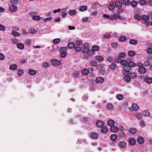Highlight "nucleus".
Listing matches in <instances>:
<instances>
[{
	"label": "nucleus",
	"mask_w": 152,
	"mask_h": 152,
	"mask_svg": "<svg viewBox=\"0 0 152 152\" xmlns=\"http://www.w3.org/2000/svg\"><path fill=\"white\" fill-rule=\"evenodd\" d=\"M121 64L124 66L123 69L124 74L127 75L130 71L132 67H134L136 64L132 61L128 62L126 60H122L120 61Z\"/></svg>",
	"instance_id": "f257e3e1"
},
{
	"label": "nucleus",
	"mask_w": 152,
	"mask_h": 152,
	"mask_svg": "<svg viewBox=\"0 0 152 152\" xmlns=\"http://www.w3.org/2000/svg\"><path fill=\"white\" fill-rule=\"evenodd\" d=\"M83 47L82 48V50L84 53H87L89 50V45L88 43H85L83 45Z\"/></svg>",
	"instance_id": "f03ea898"
},
{
	"label": "nucleus",
	"mask_w": 152,
	"mask_h": 152,
	"mask_svg": "<svg viewBox=\"0 0 152 152\" xmlns=\"http://www.w3.org/2000/svg\"><path fill=\"white\" fill-rule=\"evenodd\" d=\"M61 63V62L58 60L54 59L51 61V64L53 65L56 66H59Z\"/></svg>",
	"instance_id": "7ed1b4c3"
},
{
	"label": "nucleus",
	"mask_w": 152,
	"mask_h": 152,
	"mask_svg": "<svg viewBox=\"0 0 152 152\" xmlns=\"http://www.w3.org/2000/svg\"><path fill=\"white\" fill-rule=\"evenodd\" d=\"M17 7L14 5H11L9 8L10 11L12 12H15L17 11Z\"/></svg>",
	"instance_id": "20e7f679"
},
{
	"label": "nucleus",
	"mask_w": 152,
	"mask_h": 152,
	"mask_svg": "<svg viewBox=\"0 0 152 152\" xmlns=\"http://www.w3.org/2000/svg\"><path fill=\"white\" fill-rule=\"evenodd\" d=\"M96 124L97 126L100 128H102L104 126V123L101 120H98L96 121Z\"/></svg>",
	"instance_id": "39448f33"
},
{
	"label": "nucleus",
	"mask_w": 152,
	"mask_h": 152,
	"mask_svg": "<svg viewBox=\"0 0 152 152\" xmlns=\"http://www.w3.org/2000/svg\"><path fill=\"white\" fill-rule=\"evenodd\" d=\"M110 131L112 132L116 133L118 131V129L117 126L113 125L111 126Z\"/></svg>",
	"instance_id": "423d86ee"
},
{
	"label": "nucleus",
	"mask_w": 152,
	"mask_h": 152,
	"mask_svg": "<svg viewBox=\"0 0 152 152\" xmlns=\"http://www.w3.org/2000/svg\"><path fill=\"white\" fill-rule=\"evenodd\" d=\"M138 72L139 73L141 74L145 73L146 72V69L143 67H140L138 69Z\"/></svg>",
	"instance_id": "0eeeda50"
},
{
	"label": "nucleus",
	"mask_w": 152,
	"mask_h": 152,
	"mask_svg": "<svg viewBox=\"0 0 152 152\" xmlns=\"http://www.w3.org/2000/svg\"><path fill=\"white\" fill-rule=\"evenodd\" d=\"M119 17V14L118 13H115L113 15L110 16V19L111 20H113L114 19H118V18Z\"/></svg>",
	"instance_id": "6e6552de"
},
{
	"label": "nucleus",
	"mask_w": 152,
	"mask_h": 152,
	"mask_svg": "<svg viewBox=\"0 0 152 152\" xmlns=\"http://www.w3.org/2000/svg\"><path fill=\"white\" fill-rule=\"evenodd\" d=\"M137 141L139 144H142L144 142L145 140L143 137H139L137 138Z\"/></svg>",
	"instance_id": "1a4fd4ad"
},
{
	"label": "nucleus",
	"mask_w": 152,
	"mask_h": 152,
	"mask_svg": "<svg viewBox=\"0 0 152 152\" xmlns=\"http://www.w3.org/2000/svg\"><path fill=\"white\" fill-rule=\"evenodd\" d=\"M126 142L124 141L120 142L119 143V146L121 148H124L126 147Z\"/></svg>",
	"instance_id": "9d476101"
},
{
	"label": "nucleus",
	"mask_w": 152,
	"mask_h": 152,
	"mask_svg": "<svg viewBox=\"0 0 152 152\" xmlns=\"http://www.w3.org/2000/svg\"><path fill=\"white\" fill-rule=\"evenodd\" d=\"M104 81V79L103 77H98L96 80V82L97 83H102Z\"/></svg>",
	"instance_id": "9b49d317"
},
{
	"label": "nucleus",
	"mask_w": 152,
	"mask_h": 152,
	"mask_svg": "<svg viewBox=\"0 0 152 152\" xmlns=\"http://www.w3.org/2000/svg\"><path fill=\"white\" fill-rule=\"evenodd\" d=\"M114 5L117 8H119L122 6V3L120 1H117L115 2Z\"/></svg>",
	"instance_id": "f8f14e48"
},
{
	"label": "nucleus",
	"mask_w": 152,
	"mask_h": 152,
	"mask_svg": "<svg viewBox=\"0 0 152 152\" xmlns=\"http://www.w3.org/2000/svg\"><path fill=\"white\" fill-rule=\"evenodd\" d=\"M109 10L110 11H113L115 8V5L114 3L110 4L108 6Z\"/></svg>",
	"instance_id": "ddd939ff"
},
{
	"label": "nucleus",
	"mask_w": 152,
	"mask_h": 152,
	"mask_svg": "<svg viewBox=\"0 0 152 152\" xmlns=\"http://www.w3.org/2000/svg\"><path fill=\"white\" fill-rule=\"evenodd\" d=\"M91 138L94 139H96L98 137V134L95 132H92L91 133Z\"/></svg>",
	"instance_id": "4468645a"
},
{
	"label": "nucleus",
	"mask_w": 152,
	"mask_h": 152,
	"mask_svg": "<svg viewBox=\"0 0 152 152\" xmlns=\"http://www.w3.org/2000/svg\"><path fill=\"white\" fill-rule=\"evenodd\" d=\"M107 123L108 125L110 126H113L115 124L114 121L112 119L109 120L107 121Z\"/></svg>",
	"instance_id": "2eb2a0df"
},
{
	"label": "nucleus",
	"mask_w": 152,
	"mask_h": 152,
	"mask_svg": "<svg viewBox=\"0 0 152 152\" xmlns=\"http://www.w3.org/2000/svg\"><path fill=\"white\" fill-rule=\"evenodd\" d=\"M129 143L132 145H134L136 144V141L133 138H130L129 140Z\"/></svg>",
	"instance_id": "dca6fc26"
},
{
	"label": "nucleus",
	"mask_w": 152,
	"mask_h": 152,
	"mask_svg": "<svg viewBox=\"0 0 152 152\" xmlns=\"http://www.w3.org/2000/svg\"><path fill=\"white\" fill-rule=\"evenodd\" d=\"M28 73L31 75L33 76L35 75L36 74V72L35 70L30 69L28 71Z\"/></svg>",
	"instance_id": "f3484780"
},
{
	"label": "nucleus",
	"mask_w": 152,
	"mask_h": 152,
	"mask_svg": "<svg viewBox=\"0 0 152 152\" xmlns=\"http://www.w3.org/2000/svg\"><path fill=\"white\" fill-rule=\"evenodd\" d=\"M145 80L148 83L151 84L152 83V78L150 77H147L145 79Z\"/></svg>",
	"instance_id": "a211bd4d"
},
{
	"label": "nucleus",
	"mask_w": 152,
	"mask_h": 152,
	"mask_svg": "<svg viewBox=\"0 0 152 152\" xmlns=\"http://www.w3.org/2000/svg\"><path fill=\"white\" fill-rule=\"evenodd\" d=\"M132 108L134 110L137 111L139 109V107L137 104L134 103L132 105Z\"/></svg>",
	"instance_id": "6ab92c4d"
},
{
	"label": "nucleus",
	"mask_w": 152,
	"mask_h": 152,
	"mask_svg": "<svg viewBox=\"0 0 152 152\" xmlns=\"http://www.w3.org/2000/svg\"><path fill=\"white\" fill-rule=\"evenodd\" d=\"M17 48L20 50H23L24 48V45L21 43H18L17 45Z\"/></svg>",
	"instance_id": "aec40b11"
},
{
	"label": "nucleus",
	"mask_w": 152,
	"mask_h": 152,
	"mask_svg": "<svg viewBox=\"0 0 152 152\" xmlns=\"http://www.w3.org/2000/svg\"><path fill=\"white\" fill-rule=\"evenodd\" d=\"M18 66L16 64L10 65L9 66V69L11 70H15L17 68Z\"/></svg>",
	"instance_id": "412c9836"
},
{
	"label": "nucleus",
	"mask_w": 152,
	"mask_h": 152,
	"mask_svg": "<svg viewBox=\"0 0 152 152\" xmlns=\"http://www.w3.org/2000/svg\"><path fill=\"white\" fill-rule=\"evenodd\" d=\"M124 79L125 81L127 83H129L131 80L130 77L128 75L125 76L124 77Z\"/></svg>",
	"instance_id": "4be33fe9"
},
{
	"label": "nucleus",
	"mask_w": 152,
	"mask_h": 152,
	"mask_svg": "<svg viewBox=\"0 0 152 152\" xmlns=\"http://www.w3.org/2000/svg\"><path fill=\"white\" fill-rule=\"evenodd\" d=\"M138 2L136 1H133L131 2L130 4L133 7H135L137 6Z\"/></svg>",
	"instance_id": "5701e85b"
},
{
	"label": "nucleus",
	"mask_w": 152,
	"mask_h": 152,
	"mask_svg": "<svg viewBox=\"0 0 152 152\" xmlns=\"http://www.w3.org/2000/svg\"><path fill=\"white\" fill-rule=\"evenodd\" d=\"M89 71L86 69H83L82 70V73L83 75H87L88 74Z\"/></svg>",
	"instance_id": "b1692460"
},
{
	"label": "nucleus",
	"mask_w": 152,
	"mask_h": 152,
	"mask_svg": "<svg viewBox=\"0 0 152 152\" xmlns=\"http://www.w3.org/2000/svg\"><path fill=\"white\" fill-rule=\"evenodd\" d=\"M123 3L124 5L128 6L130 4L131 2L129 0H123Z\"/></svg>",
	"instance_id": "393cba45"
},
{
	"label": "nucleus",
	"mask_w": 152,
	"mask_h": 152,
	"mask_svg": "<svg viewBox=\"0 0 152 152\" xmlns=\"http://www.w3.org/2000/svg\"><path fill=\"white\" fill-rule=\"evenodd\" d=\"M143 114L146 117H149L150 116V113L149 111L147 110H145L143 111Z\"/></svg>",
	"instance_id": "a878e982"
},
{
	"label": "nucleus",
	"mask_w": 152,
	"mask_h": 152,
	"mask_svg": "<svg viewBox=\"0 0 152 152\" xmlns=\"http://www.w3.org/2000/svg\"><path fill=\"white\" fill-rule=\"evenodd\" d=\"M75 47V44L73 42H70L68 45V47L70 49L73 48Z\"/></svg>",
	"instance_id": "bb28decb"
},
{
	"label": "nucleus",
	"mask_w": 152,
	"mask_h": 152,
	"mask_svg": "<svg viewBox=\"0 0 152 152\" xmlns=\"http://www.w3.org/2000/svg\"><path fill=\"white\" fill-rule=\"evenodd\" d=\"M69 13L71 16H73L76 14V12L75 10H71L69 11Z\"/></svg>",
	"instance_id": "cd10ccee"
},
{
	"label": "nucleus",
	"mask_w": 152,
	"mask_h": 152,
	"mask_svg": "<svg viewBox=\"0 0 152 152\" xmlns=\"http://www.w3.org/2000/svg\"><path fill=\"white\" fill-rule=\"evenodd\" d=\"M129 76L132 79H134L137 77V75L135 73H131L130 74Z\"/></svg>",
	"instance_id": "c85d7f7f"
},
{
	"label": "nucleus",
	"mask_w": 152,
	"mask_h": 152,
	"mask_svg": "<svg viewBox=\"0 0 152 152\" xmlns=\"http://www.w3.org/2000/svg\"><path fill=\"white\" fill-rule=\"evenodd\" d=\"M87 10V7L86 6H82L79 8V10L81 12H84Z\"/></svg>",
	"instance_id": "c756f323"
},
{
	"label": "nucleus",
	"mask_w": 152,
	"mask_h": 152,
	"mask_svg": "<svg viewBox=\"0 0 152 152\" xmlns=\"http://www.w3.org/2000/svg\"><path fill=\"white\" fill-rule=\"evenodd\" d=\"M110 138L113 141H115L117 139V136L115 134H112L110 137Z\"/></svg>",
	"instance_id": "7c9ffc66"
},
{
	"label": "nucleus",
	"mask_w": 152,
	"mask_h": 152,
	"mask_svg": "<svg viewBox=\"0 0 152 152\" xmlns=\"http://www.w3.org/2000/svg\"><path fill=\"white\" fill-rule=\"evenodd\" d=\"M108 129L106 127H102L101 129V132L102 133H107Z\"/></svg>",
	"instance_id": "2f4dec72"
},
{
	"label": "nucleus",
	"mask_w": 152,
	"mask_h": 152,
	"mask_svg": "<svg viewBox=\"0 0 152 152\" xmlns=\"http://www.w3.org/2000/svg\"><path fill=\"white\" fill-rule=\"evenodd\" d=\"M116 97L119 100H121L123 99L124 96L121 94H118L117 95Z\"/></svg>",
	"instance_id": "473e14b6"
},
{
	"label": "nucleus",
	"mask_w": 152,
	"mask_h": 152,
	"mask_svg": "<svg viewBox=\"0 0 152 152\" xmlns=\"http://www.w3.org/2000/svg\"><path fill=\"white\" fill-rule=\"evenodd\" d=\"M60 41L61 39L60 38H56L53 40V42L54 44H56L58 43Z\"/></svg>",
	"instance_id": "72a5a7b5"
},
{
	"label": "nucleus",
	"mask_w": 152,
	"mask_h": 152,
	"mask_svg": "<svg viewBox=\"0 0 152 152\" xmlns=\"http://www.w3.org/2000/svg\"><path fill=\"white\" fill-rule=\"evenodd\" d=\"M107 107L110 110H112L114 108L113 106L111 104H107Z\"/></svg>",
	"instance_id": "f704fd0d"
},
{
	"label": "nucleus",
	"mask_w": 152,
	"mask_h": 152,
	"mask_svg": "<svg viewBox=\"0 0 152 152\" xmlns=\"http://www.w3.org/2000/svg\"><path fill=\"white\" fill-rule=\"evenodd\" d=\"M151 62L148 60H147L144 62L143 66H148L151 64Z\"/></svg>",
	"instance_id": "c9c22d12"
},
{
	"label": "nucleus",
	"mask_w": 152,
	"mask_h": 152,
	"mask_svg": "<svg viewBox=\"0 0 152 152\" xmlns=\"http://www.w3.org/2000/svg\"><path fill=\"white\" fill-rule=\"evenodd\" d=\"M137 131V129L134 128H131L129 130V132L132 134H134Z\"/></svg>",
	"instance_id": "e433bc0d"
},
{
	"label": "nucleus",
	"mask_w": 152,
	"mask_h": 152,
	"mask_svg": "<svg viewBox=\"0 0 152 152\" xmlns=\"http://www.w3.org/2000/svg\"><path fill=\"white\" fill-rule=\"evenodd\" d=\"M130 44L133 45H136L137 44V41L134 39L131 40L129 42Z\"/></svg>",
	"instance_id": "4c0bfd02"
},
{
	"label": "nucleus",
	"mask_w": 152,
	"mask_h": 152,
	"mask_svg": "<svg viewBox=\"0 0 152 152\" xmlns=\"http://www.w3.org/2000/svg\"><path fill=\"white\" fill-rule=\"evenodd\" d=\"M32 19L34 20L39 21L41 19V18L39 16L36 15L33 16L32 18Z\"/></svg>",
	"instance_id": "58836bf2"
},
{
	"label": "nucleus",
	"mask_w": 152,
	"mask_h": 152,
	"mask_svg": "<svg viewBox=\"0 0 152 152\" xmlns=\"http://www.w3.org/2000/svg\"><path fill=\"white\" fill-rule=\"evenodd\" d=\"M149 17L146 15H144L141 17V19L142 20L145 21L148 20L149 19Z\"/></svg>",
	"instance_id": "ea45409f"
},
{
	"label": "nucleus",
	"mask_w": 152,
	"mask_h": 152,
	"mask_svg": "<svg viewBox=\"0 0 152 152\" xmlns=\"http://www.w3.org/2000/svg\"><path fill=\"white\" fill-rule=\"evenodd\" d=\"M11 34L15 37H17L20 36V34L15 31H12V32Z\"/></svg>",
	"instance_id": "a19ab883"
},
{
	"label": "nucleus",
	"mask_w": 152,
	"mask_h": 152,
	"mask_svg": "<svg viewBox=\"0 0 152 152\" xmlns=\"http://www.w3.org/2000/svg\"><path fill=\"white\" fill-rule=\"evenodd\" d=\"M28 31L30 34H34L36 32V30L34 28H30L28 30Z\"/></svg>",
	"instance_id": "79ce46f5"
},
{
	"label": "nucleus",
	"mask_w": 152,
	"mask_h": 152,
	"mask_svg": "<svg viewBox=\"0 0 152 152\" xmlns=\"http://www.w3.org/2000/svg\"><path fill=\"white\" fill-rule=\"evenodd\" d=\"M99 49V47L97 45H94L92 47V50L94 51H97Z\"/></svg>",
	"instance_id": "37998d69"
},
{
	"label": "nucleus",
	"mask_w": 152,
	"mask_h": 152,
	"mask_svg": "<svg viewBox=\"0 0 152 152\" xmlns=\"http://www.w3.org/2000/svg\"><path fill=\"white\" fill-rule=\"evenodd\" d=\"M139 3L142 5H144L146 4L147 2L145 0H140L139 1Z\"/></svg>",
	"instance_id": "c03bdc74"
},
{
	"label": "nucleus",
	"mask_w": 152,
	"mask_h": 152,
	"mask_svg": "<svg viewBox=\"0 0 152 152\" xmlns=\"http://www.w3.org/2000/svg\"><path fill=\"white\" fill-rule=\"evenodd\" d=\"M118 8V9L117 10V12L119 14H121L124 12V9L122 8H120V7Z\"/></svg>",
	"instance_id": "a18cd8bd"
},
{
	"label": "nucleus",
	"mask_w": 152,
	"mask_h": 152,
	"mask_svg": "<svg viewBox=\"0 0 152 152\" xmlns=\"http://www.w3.org/2000/svg\"><path fill=\"white\" fill-rule=\"evenodd\" d=\"M75 43L77 45L80 46L82 44V42L81 40H78L76 41Z\"/></svg>",
	"instance_id": "49530a36"
},
{
	"label": "nucleus",
	"mask_w": 152,
	"mask_h": 152,
	"mask_svg": "<svg viewBox=\"0 0 152 152\" xmlns=\"http://www.w3.org/2000/svg\"><path fill=\"white\" fill-rule=\"evenodd\" d=\"M96 59L99 61H102L104 60V58L102 56H98L96 57Z\"/></svg>",
	"instance_id": "de8ad7c7"
},
{
	"label": "nucleus",
	"mask_w": 152,
	"mask_h": 152,
	"mask_svg": "<svg viewBox=\"0 0 152 152\" xmlns=\"http://www.w3.org/2000/svg\"><path fill=\"white\" fill-rule=\"evenodd\" d=\"M31 42V41L30 39H26L25 41V43L27 45H30Z\"/></svg>",
	"instance_id": "09e8293b"
},
{
	"label": "nucleus",
	"mask_w": 152,
	"mask_h": 152,
	"mask_svg": "<svg viewBox=\"0 0 152 152\" xmlns=\"http://www.w3.org/2000/svg\"><path fill=\"white\" fill-rule=\"evenodd\" d=\"M67 55V53L66 52H61L60 54V57L61 58H63L66 56Z\"/></svg>",
	"instance_id": "8fccbe9b"
},
{
	"label": "nucleus",
	"mask_w": 152,
	"mask_h": 152,
	"mask_svg": "<svg viewBox=\"0 0 152 152\" xmlns=\"http://www.w3.org/2000/svg\"><path fill=\"white\" fill-rule=\"evenodd\" d=\"M136 117L138 119H140L142 117V115L141 114L137 113L135 114Z\"/></svg>",
	"instance_id": "3c124183"
},
{
	"label": "nucleus",
	"mask_w": 152,
	"mask_h": 152,
	"mask_svg": "<svg viewBox=\"0 0 152 152\" xmlns=\"http://www.w3.org/2000/svg\"><path fill=\"white\" fill-rule=\"evenodd\" d=\"M135 54V52L133 51H129L128 55L130 56H133Z\"/></svg>",
	"instance_id": "603ef678"
},
{
	"label": "nucleus",
	"mask_w": 152,
	"mask_h": 152,
	"mask_svg": "<svg viewBox=\"0 0 152 152\" xmlns=\"http://www.w3.org/2000/svg\"><path fill=\"white\" fill-rule=\"evenodd\" d=\"M125 56V53L124 52H122L119 54V57L121 58H124Z\"/></svg>",
	"instance_id": "864d4df0"
},
{
	"label": "nucleus",
	"mask_w": 152,
	"mask_h": 152,
	"mask_svg": "<svg viewBox=\"0 0 152 152\" xmlns=\"http://www.w3.org/2000/svg\"><path fill=\"white\" fill-rule=\"evenodd\" d=\"M116 66L115 64H113L110 66V68L112 70H114L116 68Z\"/></svg>",
	"instance_id": "5fc2aeb1"
},
{
	"label": "nucleus",
	"mask_w": 152,
	"mask_h": 152,
	"mask_svg": "<svg viewBox=\"0 0 152 152\" xmlns=\"http://www.w3.org/2000/svg\"><path fill=\"white\" fill-rule=\"evenodd\" d=\"M126 40V38L124 36H122L120 37L119 40L121 42H124Z\"/></svg>",
	"instance_id": "6e6d98bb"
},
{
	"label": "nucleus",
	"mask_w": 152,
	"mask_h": 152,
	"mask_svg": "<svg viewBox=\"0 0 152 152\" xmlns=\"http://www.w3.org/2000/svg\"><path fill=\"white\" fill-rule=\"evenodd\" d=\"M134 18L137 20H140L141 18V16L138 15H135L134 17Z\"/></svg>",
	"instance_id": "4d7b16f0"
},
{
	"label": "nucleus",
	"mask_w": 152,
	"mask_h": 152,
	"mask_svg": "<svg viewBox=\"0 0 152 152\" xmlns=\"http://www.w3.org/2000/svg\"><path fill=\"white\" fill-rule=\"evenodd\" d=\"M23 73V72L22 70H19L18 72V75L19 76H21Z\"/></svg>",
	"instance_id": "13d9d810"
},
{
	"label": "nucleus",
	"mask_w": 152,
	"mask_h": 152,
	"mask_svg": "<svg viewBox=\"0 0 152 152\" xmlns=\"http://www.w3.org/2000/svg\"><path fill=\"white\" fill-rule=\"evenodd\" d=\"M79 75V72L77 71L75 72L73 75V76L74 77H78Z\"/></svg>",
	"instance_id": "bf43d9fd"
},
{
	"label": "nucleus",
	"mask_w": 152,
	"mask_h": 152,
	"mask_svg": "<svg viewBox=\"0 0 152 152\" xmlns=\"http://www.w3.org/2000/svg\"><path fill=\"white\" fill-rule=\"evenodd\" d=\"M140 125L142 127H145L146 126V124L142 121H141L140 122Z\"/></svg>",
	"instance_id": "052dcab7"
},
{
	"label": "nucleus",
	"mask_w": 152,
	"mask_h": 152,
	"mask_svg": "<svg viewBox=\"0 0 152 152\" xmlns=\"http://www.w3.org/2000/svg\"><path fill=\"white\" fill-rule=\"evenodd\" d=\"M67 49L66 47H62L60 48V50L61 52H66V51Z\"/></svg>",
	"instance_id": "680f3d73"
},
{
	"label": "nucleus",
	"mask_w": 152,
	"mask_h": 152,
	"mask_svg": "<svg viewBox=\"0 0 152 152\" xmlns=\"http://www.w3.org/2000/svg\"><path fill=\"white\" fill-rule=\"evenodd\" d=\"M89 55H93L94 53V52L93 50L92 51H91L89 50L88 51L87 53Z\"/></svg>",
	"instance_id": "e2e57ef3"
},
{
	"label": "nucleus",
	"mask_w": 152,
	"mask_h": 152,
	"mask_svg": "<svg viewBox=\"0 0 152 152\" xmlns=\"http://www.w3.org/2000/svg\"><path fill=\"white\" fill-rule=\"evenodd\" d=\"M19 1V0H11V3L12 4H16Z\"/></svg>",
	"instance_id": "0e129e2a"
},
{
	"label": "nucleus",
	"mask_w": 152,
	"mask_h": 152,
	"mask_svg": "<svg viewBox=\"0 0 152 152\" xmlns=\"http://www.w3.org/2000/svg\"><path fill=\"white\" fill-rule=\"evenodd\" d=\"M147 52L148 54L152 53V48H149L147 50Z\"/></svg>",
	"instance_id": "69168bd1"
},
{
	"label": "nucleus",
	"mask_w": 152,
	"mask_h": 152,
	"mask_svg": "<svg viewBox=\"0 0 152 152\" xmlns=\"http://www.w3.org/2000/svg\"><path fill=\"white\" fill-rule=\"evenodd\" d=\"M88 95L87 94H85L83 97V99L85 100V101H86V100L88 99Z\"/></svg>",
	"instance_id": "338daca9"
},
{
	"label": "nucleus",
	"mask_w": 152,
	"mask_h": 152,
	"mask_svg": "<svg viewBox=\"0 0 152 152\" xmlns=\"http://www.w3.org/2000/svg\"><path fill=\"white\" fill-rule=\"evenodd\" d=\"M119 135L120 137H123L125 136V134L123 131H121L119 132Z\"/></svg>",
	"instance_id": "774afa93"
}]
</instances>
